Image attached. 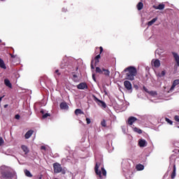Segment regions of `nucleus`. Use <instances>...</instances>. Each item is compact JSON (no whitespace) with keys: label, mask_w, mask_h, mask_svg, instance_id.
<instances>
[{"label":"nucleus","mask_w":179,"mask_h":179,"mask_svg":"<svg viewBox=\"0 0 179 179\" xmlns=\"http://www.w3.org/2000/svg\"><path fill=\"white\" fill-rule=\"evenodd\" d=\"M152 65H153V66H155V68H159V66H160V60H159L158 59H152Z\"/></svg>","instance_id":"nucleus-11"},{"label":"nucleus","mask_w":179,"mask_h":179,"mask_svg":"<svg viewBox=\"0 0 179 179\" xmlns=\"http://www.w3.org/2000/svg\"><path fill=\"white\" fill-rule=\"evenodd\" d=\"M12 173H10V171H1V177L3 178H12Z\"/></svg>","instance_id":"nucleus-6"},{"label":"nucleus","mask_w":179,"mask_h":179,"mask_svg":"<svg viewBox=\"0 0 179 179\" xmlns=\"http://www.w3.org/2000/svg\"><path fill=\"white\" fill-rule=\"evenodd\" d=\"M0 68H1V69H6V65L2 59H0Z\"/></svg>","instance_id":"nucleus-20"},{"label":"nucleus","mask_w":179,"mask_h":179,"mask_svg":"<svg viewBox=\"0 0 179 179\" xmlns=\"http://www.w3.org/2000/svg\"><path fill=\"white\" fill-rule=\"evenodd\" d=\"M75 114L76 115H79V114H84V113L83 111H82L81 109L78 108V109H76Z\"/></svg>","instance_id":"nucleus-27"},{"label":"nucleus","mask_w":179,"mask_h":179,"mask_svg":"<svg viewBox=\"0 0 179 179\" xmlns=\"http://www.w3.org/2000/svg\"><path fill=\"white\" fill-rule=\"evenodd\" d=\"M33 134H34V131L33 130H29L24 135L25 139H29Z\"/></svg>","instance_id":"nucleus-14"},{"label":"nucleus","mask_w":179,"mask_h":179,"mask_svg":"<svg viewBox=\"0 0 179 179\" xmlns=\"http://www.w3.org/2000/svg\"><path fill=\"white\" fill-rule=\"evenodd\" d=\"M96 73L104 75L106 78H110V71L104 68L100 69V67H96Z\"/></svg>","instance_id":"nucleus-3"},{"label":"nucleus","mask_w":179,"mask_h":179,"mask_svg":"<svg viewBox=\"0 0 179 179\" xmlns=\"http://www.w3.org/2000/svg\"><path fill=\"white\" fill-rule=\"evenodd\" d=\"M55 73L57 74L58 76H61V73H59V70H55Z\"/></svg>","instance_id":"nucleus-39"},{"label":"nucleus","mask_w":179,"mask_h":179,"mask_svg":"<svg viewBox=\"0 0 179 179\" xmlns=\"http://www.w3.org/2000/svg\"><path fill=\"white\" fill-rule=\"evenodd\" d=\"M41 150H46L45 146L42 145V146L41 147Z\"/></svg>","instance_id":"nucleus-43"},{"label":"nucleus","mask_w":179,"mask_h":179,"mask_svg":"<svg viewBox=\"0 0 179 179\" xmlns=\"http://www.w3.org/2000/svg\"><path fill=\"white\" fill-rule=\"evenodd\" d=\"M178 85H179V79H176L173 81L172 86L171 87L170 90H173V89L176 88V86H177Z\"/></svg>","instance_id":"nucleus-17"},{"label":"nucleus","mask_w":179,"mask_h":179,"mask_svg":"<svg viewBox=\"0 0 179 179\" xmlns=\"http://www.w3.org/2000/svg\"><path fill=\"white\" fill-rule=\"evenodd\" d=\"M8 106V104L4 105V106H3L4 108H7Z\"/></svg>","instance_id":"nucleus-46"},{"label":"nucleus","mask_w":179,"mask_h":179,"mask_svg":"<svg viewBox=\"0 0 179 179\" xmlns=\"http://www.w3.org/2000/svg\"><path fill=\"white\" fill-rule=\"evenodd\" d=\"M174 120L175 121H176L177 122H179V116L178 115H176L174 117Z\"/></svg>","instance_id":"nucleus-36"},{"label":"nucleus","mask_w":179,"mask_h":179,"mask_svg":"<svg viewBox=\"0 0 179 179\" xmlns=\"http://www.w3.org/2000/svg\"><path fill=\"white\" fill-rule=\"evenodd\" d=\"M101 171L102 176H103V177H107V171H106V169L103 167L101 168Z\"/></svg>","instance_id":"nucleus-31"},{"label":"nucleus","mask_w":179,"mask_h":179,"mask_svg":"<svg viewBox=\"0 0 179 179\" xmlns=\"http://www.w3.org/2000/svg\"><path fill=\"white\" fill-rule=\"evenodd\" d=\"M171 178H172V179L176 178V165H173V170L171 175Z\"/></svg>","instance_id":"nucleus-26"},{"label":"nucleus","mask_w":179,"mask_h":179,"mask_svg":"<svg viewBox=\"0 0 179 179\" xmlns=\"http://www.w3.org/2000/svg\"><path fill=\"white\" fill-rule=\"evenodd\" d=\"M124 79L127 80H135V76L138 75V70L134 66H128L123 71Z\"/></svg>","instance_id":"nucleus-1"},{"label":"nucleus","mask_w":179,"mask_h":179,"mask_svg":"<svg viewBox=\"0 0 179 179\" xmlns=\"http://www.w3.org/2000/svg\"><path fill=\"white\" fill-rule=\"evenodd\" d=\"M11 58H15L16 57V55H13V54H10Z\"/></svg>","instance_id":"nucleus-45"},{"label":"nucleus","mask_w":179,"mask_h":179,"mask_svg":"<svg viewBox=\"0 0 179 179\" xmlns=\"http://www.w3.org/2000/svg\"><path fill=\"white\" fill-rule=\"evenodd\" d=\"M59 107L62 110H68L69 108V106H68L66 102H62Z\"/></svg>","instance_id":"nucleus-12"},{"label":"nucleus","mask_w":179,"mask_h":179,"mask_svg":"<svg viewBox=\"0 0 179 179\" xmlns=\"http://www.w3.org/2000/svg\"><path fill=\"white\" fill-rule=\"evenodd\" d=\"M101 125L102 126V127H107V124L106 123V120H103V121H101Z\"/></svg>","instance_id":"nucleus-33"},{"label":"nucleus","mask_w":179,"mask_h":179,"mask_svg":"<svg viewBox=\"0 0 179 179\" xmlns=\"http://www.w3.org/2000/svg\"><path fill=\"white\" fill-rule=\"evenodd\" d=\"M92 79L96 82V76L94 74H92Z\"/></svg>","instance_id":"nucleus-44"},{"label":"nucleus","mask_w":179,"mask_h":179,"mask_svg":"<svg viewBox=\"0 0 179 179\" xmlns=\"http://www.w3.org/2000/svg\"><path fill=\"white\" fill-rule=\"evenodd\" d=\"M2 43V41L0 39V43Z\"/></svg>","instance_id":"nucleus-48"},{"label":"nucleus","mask_w":179,"mask_h":179,"mask_svg":"<svg viewBox=\"0 0 179 179\" xmlns=\"http://www.w3.org/2000/svg\"><path fill=\"white\" fill-rule=\"evenodd\" d=\"M136 121H138V119L134 116H131L127 120V124H129V125H133L134 122Z\"/></svg>","instance_id":"nucleus-10"},{"label":"nucleus","mask_w":179,"mask_h":179,"mask_svg":"<svg viewBox=\"0 0 179 179\" xmlns=\"http://www.w3.org/2000/svg\"><path fill=\"white\" fill-rule=\"evenodd\" d=\"M77 89L85 90V89H87V84H86V83H81L77 85Z\"/></svg>","instance_id":"nucleus-9"},{"label":"nucleus","mask_w":179,"mask_h":179,"mask_svg":"<svg viewBox=\"0 0 179 179\" xmlns=\"http://www.w3.org/2000/svg\"><path fill=\"white\" fill-rule=\"evenodd\" d=\"M101 163L100 162H96L95 164V167H94V171H95V174H96V176H99V178H103V176H101V171H99V169H100V166H101Z\"/></svg>","instance_id":"nucleus-4"},{"label":"nucleus","mask_w":179,"mask_h":179,"mask_svg":"<svg viewBox=\"0 0 179 179\" xmlns=\"http://www.w3.org/2000/svg\"><path fill=\"white\" fill-rule=\"evenodd\" d=\"M124 86L127 90H132V84L129 80H125L124 82Z\"/></svg>","instance_id":"nucleus-7"},{"label":"nucleus","mask_w":179,"mask_h":179,"mask_svg":"<svg viewBox=\"0 0 179 179\" xmlns=\"http://www.w3.org/2000/svg\"><path fill=\"white\" fill-rule=\"evenodd\" d=\"M35 179H43V175H37L35 176Z\"/></svg>","instance_id":"nucleus-34"},{"label":"nucleus","mask_w":179,"mask_h":179,"mask_svg":"<svg viewBox=\"0 0 179 179\" xmlns=\"http://www.w3.org/2000/svg\"><path fill=\"white\" fill-rule=\"evenodd\" d=\"M15 120H20V115H15Z\"/></svg>","instance_id":"nucleus-41"},{"label":"nucleus","mask_w":179,"mask_h":179,"mask_svg":"<svg viewBox=\"0 0 179 179\" xmlns=\"http://www.w3.org/2000/svg\"><path fill=\"white\" fill-rule=\"evenodd\" d=\"M1 1H3V0H1Z\"/></svg>","instance_id":"nucleus-49"},{"label":"nucleus","mask_w":179,"mask_h":179,"mask_svg":"<svg viewBox=\"0 0 179 179\" xmlns=\"http://www.w3.org/2000/svg\"><path fill=\"white\" fill-rule=\"evenodd\" d=\"M99 50H100L99 55H96L94 58V61H95L94 65H96V64H99V62H100V61L99 59H100V58H101V56H100V54H101V52H103V47L100 46Z\"/></svg>","instance_id":"nucleus-8"},{"label":"nucleus","mask_w":179,"mask_h":179,"mask_svg":"<svg viewBox=\"0 0 179 179\" xmlns=\"http://www.w3.org/2000/svg\"><path fill=\"white\" fill-rule=\"evenodd\" d=\"M172 55H173L174 59H175L178 66H179V55H178V54L173 52Z\"/></svg>","instance_id":"nucleus-13"},{"label":"nucleus","mask_w":179,"mask_h":179,"mask_svg":"<svg viewBox=\"0 0 179 179\" xmlns=\"http://www.w3.org/2000/svg\"><path fill=\"white\" fill-rule=\"evenodd\" d=\"M21 149H22V150H23V152H24V153H26V154L29 153V148H27V146L22 145Z\"/></svg>","instance_id":"nucleus-24"},{"label":"nucleus","mask_w":179,"mask_h":179,"mask_svg":"<svg viewBox=\"0 0 179 179\" xmlns=\"http://www.w3.org/2000/svg\"><path fill=\"white\" fill-rule=\"evenodd\" d=\"M53 171L55 174H58L59 173H62V174H65V170L62 169V166L58 162L53 164Z\"/></svg>","instance_id":"nucleus-2"},{"label":"nucleus","mask_w":179,"mask_h":179,"mask_svg":"<svg viewBox=\"0 0 179 179\" xmlns=\"http://www.w3.org/2000/svg\"><path fill=\"white\" fill-rule=\"evenodd\" d=\"M3 143H4L3 138H2V137H0V146H2Z\"/></svg>","instance_id":"nucleus-35"},{"label":"nucleus","mask_w":179,"mask_h":179,"mask_svg":"<svg viewBox=\"0 0 179 179\" xmlns=\"http://www.w3.org/2000/svg\"><path fill=\"white\" fill-rule=\"evenodd\" d=\"M73 80L74 82H78L79 78H78V75L74 74V73H73Z\"/></svg>","instance_id":"nucleus-29"},{"label":"nucleus","mask_w":179,"mask_h":179,"mask_svg":"<svg viewBox=\"0 0 179 179\" xmlns=\"http://www.w3.org/2000/svg\"><path fill=\"white\" fill-rule=\"evenodd\" d=\"M138 145L140 148H145L146 146V140L140 139L138 141Z\"/></svg>","instance_id":"nucleus-15"},{"label":"nucleus","mask_w":179,"mask_h":179,"mask_svg":"<svg viewBox=\"0 0 179 179\" xmlns=\"http://www.w3.org/2000/svg\"><path fill=\"white\" fill-rule=\"evenodd\" d=\"M41 114L43 115L42 118L43 120H45V118H48V117H51V115L50 113H44V110H41Z\"/></svg>","instance_id":"nucleus-19"},{"label":"nucleus","mask_w":179,"mask_h":179,"mask_svg":"<svg viewBox=\"0 0 179 179\" xmlns=\"http://www.w3.org/2000/svg\"><path fill=\"white\" fill-rule=\"evenodd\" d=\"M165 75H166V71H162L160 76H164Z\"/></svg>","instance_id":"nucleus-42"},{"label":"nucleus","mask_w":179,"mask_h":179,"mask_svg":"<svg viewBox=\"0 0 179 179\" xmlns=\"http://www.w3.org/2000/svg\"><path fill=\"white\" fill-rule=\"evenodd\" d=\"M86 121H87V124H90V122H92V121L90 120V118H88V117L86 118Z\"/></svg>","instance_id":"nucleus-38"},{"label":"nucleus","mask_w":179,"mask_h":179,"mask_svg":"<svg viewBox=\"0 0 179 179\" xmlns=\"http://www.w3.org/2000/svg\"><path fill=\"white\" fill-rule=\"evenodd\" d=\"M148 94H150V96H157V92H156V91H150L148 92Z\"/></svg>","instance_id":"nucleus-30"},{"label":"nucleus","mask_w":179,"mask_h":179,"mask_svg":"<svg viewBox=\"0 0 179 179\" xmlns=\"http://www.w3.org/2000/svg\"><path fill=\"white\" fill-rule=\"evenodd\" d=\"M94 101H96V103L98 104V106H100L103 108H106L107 104H106V102L99 99L96 96H94Z\"/></svg>","instance_id":"nucleus-5"},{"label":"nucleus","mask_w":179,"mask_h":179,"mask_svg":"<svg viewBox=\"0 0 179 179\" xmlns=\"http://www.w3.org/2000/svg\"><path fill=\"white\" fill-rule=\"evenodd\" d=\"M24 174H25V176H26L27 177H29L30 178H31V177H33V175L31 174V173H30L29 171L27 170V169H26V170L24 171Z\"/></svg>","instance_id":"nucleus-25"},{"label":"nucleus","mask_w":179,"mask_h":179,"mask_svg":"<svg viewBox=\"0 0 179 179\" xmlns=\"http://www.w3.org/2000/svg\"><path fill=\"white\" fill-rule=\"evenodd\" d=\"M165 6H166L164 4H159V6H153L152 8L154 9H159V10H163V9H164Z\"/></svg>","instance_id":"nucleus-16"},{"label":"nucleus","mask_w":179,"mask_h":179,"mask_svg":"<svg viewBox=\"0 0 179 179\" xmlns=\"http://www.w3.org/2000/svg\"><path fill=\"white\" fill-rule=\"evenodd\" d=\"M137 9L138 10H142V9H143V3L142 2H138V3L137 4Z\"/></svg>","instance_id":"nucleus-23"},{"label":"nucleus","mask_w":179,"mask_h":179,"mask_svg":"<svg viewBox=\"0 0 179 179\" xmlns=\"http://www.w3.org/2000/svg\"><path fill=\"white\" fill-rule=\"evenodd\" d=\"M136 169L138 171H141V170H143V169H145V166L139 164L136 165Z\"/></svg>","instance_id":"nucleus-21"},{"label":"nucleus","mask_w":179,"mask_h":179,"mask_svg":"<svg viewBox=\"0 0 179 179\" xmlns=\"http://www.w3.org/2000/svg\"><path fill=\"white\" fill-rule=\"evenodd\" d=\"M143 90H145V92H146V93H149V90H148V88H146V87L143 86Z\"/></svg>","instance_id":"nucleus-40"},{"label":"nucleus","mask_w":179,"mask_h":179,"mask_svg":"<svg viewBox=\"0 0 179 179\" xmlns=\"http://www.w3.org/2000/svg\"><path fill=\"white\" fill-rule=\"evenodd\" d=\"M133 130L134 132H136L137 134H142V129L137 128V127H133Z\"/></svg>","instance_id":"nucleus-28"},{"label":"nucleus","mask_w":179,"mask_h":179,"mask_svg":"<svg viewBox=\"0 0 179 179\" xmlns=\"http://www.w3.org/2000/svg\"><path fill=\"white\" fill-rule=\"evenodd\" d=\"M157 21V17L153 18L152 20L148 22V26H152L155 22Z\"/></svg>","instance_id":"nucleus-22"},{"label":"nucleus","mask_w":179,"mask_h":179,"mask_svg":"<svg viewBox=\"0 0 179 179\" xmlns=\"http://www.w3.org/2000/svg\"><path fill=\"white\" fill-rule=\"evenodd\" d=\"M2 99H3V97H0V102L2 101Z\"/></svg>","instance_id":"nucleus-47"},{"label":"nucleus","mask_w":179,"mask_h":179,"mask_svg":"<svg viewBox=\"0 0 179 179\" xmlns=\"http://www.w3.org/2000/svg\"><path fill=\"white\" fill-rule=\"evenodd\" d=\"M165 121H166V122H168V124H169L170 125H173V122L171 121V120H170V119L166 117V118H165Z\"/></svg>","instance_id":"nucleus-32"},{"label":"nucleus","mask_w":179,"mask_h":179,"mask_svg":"<svg viewBox=\"0 0 179 179\" xmlns=\"http://www.w3.org/2000/svg\"><path fill=\"white\" fill-rule=\"evenodd\" d=\"M4 84L6 85V86H7V87H10V89H12V83H10L9 79L6 78L4 80Z\"/></svg>","instance_id":"nucleus-18"},{"label":"nucleus","mask_w":179,"mask_h":179,"mask_svg":"<svg viewBox=\"0 0 179 179\" xmlns=\"http://www.w3.org/2000/svg\"><path fill=\"white\" fill-rule=\"evenodd\" d=\"M94 62V60H92V62H91V69H94V65H93Z\"/></svg>","instance_id":"nucleus-37"}]
</instances>
